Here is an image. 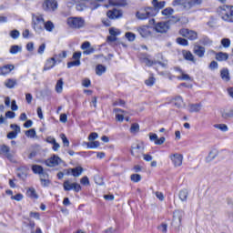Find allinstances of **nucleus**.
I'll list each match as a JSON object with an SVG mask.
<instances>
[{
    "label": "nucleus",
    "instance_id": "58",
    "mask_svg": "<svg viewBox=\"0 0 233 233\" xmlns=\"http://www.w3.org/2000/svg\"><path fill=\"white\" fill-rule=\"evenodd\" d=\"M191 3V8H194V6H199L201 3H203V0H190Z\"/></svg>",
    "mask_w": 233,
    "mask_h": 233
},
{
    "label": "nucleus",
    "instance_id": "53",
    "mask_svg": "<svg viewBox=\"0 0 233 233\" xmlns=\"http://www.w3.org/2000/svg\"><path fill=\"white\" fill-rule=\"evenodd\" d=\"M10 128H12V130H14L13 132H15L16 134L21 133V127L15 124H11Z\"/></svg>",
    "mask_w": 233,
    "mask_h": 233
},
{
    "label": "nucleus",
    "instance_id": "29",
    "mask_svg": "<svg viewBox=\"0 0 233 233\" xmlns=\"http://www.w3.org/2000/svg\"><path fill=\"white\" fill-rule=\"evenodd\" d=\"M220 77L223 81H230V74L228 68H224L220 71Z\"/></svg>",
    "mask_w": 233,
    "mask_h": 233
},
{
    "label": "nucleus",
    "instance_id": "30",
    "mask_svg": "<svg viewBox=\"0 0 233 233\" xmlns=\"http://www.w3.org/2000/svg\"><path fill=\"white\" fill-rule=\"evenodd\" d=\"M174 105L175 106H177V108H182V106H185V102L183 101V97L176 96L174 98Z\"/></svg>",
    "mask_w": 233,
    "mask_h": 233
},
{
    "label": "nucleus",
    "instance_id": "27",
    "mask_svg": "<svg viewBox=\"0 0 233 233\" xmlns=\"http://www.w3.org/2000/svg\"><path fill=\"white\" fill-rule=\"evenodd\" d=\"M65 85V82L63 81V78H60L57 80L55 90L57 94H62L63 93V86Z\"/></svg>",
    "mask_w": 233,
    "mask_h": 233
},
{
    "label": "nucleus",
    "instance_id": "1",
    "mask_svg": "<svg viewBox=\"0 0 233 233\" xmlns=\"http://www.w3.org/2000/svg\"><path fill=\"white\" fill-rule=\"evenodd\" d=\"M103 0H69L70 5H76V10L78 12H83L86 10V8H90V10H97Z\"/></svg>",
    "mask_w": 233,
    "mask_h": 233
},
{
    "label": "nucleus",
    "instance_id": "32",
    "mask_svg": "<svg viewBox=\"0 0 233 233\" xmlns=\"http://www.w3.org/2000/svg\"><path fill=\"white\" fill-rule=\"evenodd\" d=\"M15 85H17V80L14 79V78H8L5 82V86H6V88H14V86H15Z\"/></svg>",
    "mask_w": 233,
    "mask_h": 233
},
{
    "label": "nucleus",
    "instance_id": "48",
    "mask_svg": "<svg viewBox=\"0 0 233 233\" xmlns=\"http://www.w3.org/2000/svg\"><path fill=\"white\" fill-rule=\"evenodd\" d=\"M220 43L224 48L230 47V39L228 38H223Z\"/></svg>",
    "mask_w": 233,
    "mask_h": 233
},
{
    "label": "nucleus",
    "instance_id": "44",
    "mask_svg": "<svg viewBox=\"0 0 233 233\" xmlns=\"http://www.w3.org/2000/svg\"><path fill=\"white\" fill-rule=\"evenodd\" d=\"M130 179H131V181H133V183H139V181H141V175L132 174L130 176Z\"/></svg>",
    "mask_w": 233,
    "mask_h": 233
},
{
    "label": "nucleus",
    "instance_id": "10",
    "mask_svg": "<svg viewBox=\"0 0 233 233\" xmlns=\"http://www.w3.org/2000/svg\"><path fill=\"white\" fill-rule=\"evenodd\" d=\"M169 28H170V25H168V22H158L155 25L156 32H158L159 34H165L168 32Z\"/></svg>",
    "mask_w": 233,
    "mask_h": 233
},
{
    "label": "nucleus",
    "instance_id": "51",
    "mask_svg": "<svg viewBox=\"0 0 233 233\" xmlns=\"http://www.w3.org/2000/svg\"><path fill=\"white\" fill-rule=\"evenodd\" d=\"M138 150H141V146L137 144L136 147H133L131 149L132 156H134L135 157H138L137 154H136V152H137Z\"/></svg>",
    "mask_w": 233,
    "mask_h": 233
},
{
    "label": "nucleus",
    "instance_id": "21",
    "mask_svg": "<svg viewBox=\"0 0 233 233\" xmlns=\"http://www.w3.org/2000/svg\"><path fill=\"white\" fill-rule=\"evenodd\" d=\"M193 52L198 57H204L205 56V47L201 46H195Z\"/></svg>",
    "mask_w": 233,
    "mask_h": 233
},
{
    "label": "nucleus",
    "instance_id": "37",
    "mask_svg": "<svg viewBox=\"0 0 233 233\" xmlns=\"http://www.w3.org/2000/svg\"><path fill=\"white\" fill-rule=\"evenodd\" d=\"M21 50H22L21 46H12L10 47L9 52H10V54H12L13 56H15V54H19V53L21 52Z\"/></svg>",
    "mask_w": 233,
    "mask_h": 233
},
{
    "label": "nucleus",
    "instance_id": "14",
    "mask_svg": "<svg viewBox=\"0 0 233 233\" xmlns=\"http://www.w3.org/2000/svg\"><path fill=\"white\" fill-rule=\"evenodd\" d=\"M61 161L62 160L59 157H57L56 155H54L53 157L46 160V167H57V165H59Z\"/></svg>",
    "mask_w": 233,
    "mask_h": 233
},
{
    "label": "nucleus",
    "instance_id": "11",
    "mask_svg": "<svg viewBox=\"0 0 233 233\" xmlns=\"http://www.w3.org/2000/svg\"><path fill=\"white\" fill-rule=\"evenodd\" d=\"M173 6H183L185 10H190L192 8L190 0H174Z\"/></svg>",
    "mask_w": 233,
    "mask_h": 233
},
{
    "label": "nucleus",
    "instance_id": "59",
    "mask_svg": "<svg viewBox=\"0 0 233 233\" xmlns=\"http://www.w3.org/2000/svg\"><path fill=\"white\" fill-rule=\"evenodd\" d=\"M10 35L13 39H17L19 37L20 34H19V31L13 30V31H11Z\"/></svg>",
    "mask_w": 233,
    "mask_h": 233
},
{
    "label": "nucleus",
    "instance_id": "47",
    "mask_svg": "<svg viewBox=\"0 0 233 233\" xmlns=\"http://www.w3.org/2000/svg\"><path fill=\"white\" fill-rule=\"evenodd\" d=\"M158 230L162 233H167L168 229V225L162 223L157 227Z\"/></svg>",
    "mask_w": 233,
    "mask_h": 233
},
{
    "label": "nucleus",
    "instance_id": "15",
    "mask_svg": "<svg viewBox=\"0 0 233 233\" xmlns=\"http://www.w3.org/2000/svg\"><path fill=\"white\" fill-rule=\"evenodd\" d=\"M137 32L141 35V37H150L152 35V31H150V27L147 25L138 27Z\"/></svg>",
    "mask_w": 233,
    "mask_h": 233
},
{
    "label": "nucleus",
    "instance_id": "22",
    "mask_svg": "<svg viewBox=\"0 0 233 233\" xmlns=\"http://www.w3.org/2000/svg\"><path fill=\"white\" fill-rule=\"evenodd\" d=\"M32 170L34 172V174H38L39 177L45 174H46V172H45V169L43 168V167L39 166V165H33L32 166Z\"/></svg>",
    "mask_w": 233,
    "mask_h": 233
},
{
    "label": "nucleus",
    "instance_id": "57",
    "mask_svg": "<svg viewBox=\"0 0 233 233\" xmlns=\"http://www.w3.org/2000/svg\"><path fill=\"white\" fill-rule=\"evenodd\" d=\"M143 63H145L147 66H152V65H156V62L150 60L148 57L144 58Z\"/></svg>",
    "mask_w": 233,
    "mask_h": 233
},
{
    "label": "nucleus",
    "instance_id": "3",
    "mask_svg": "<svg viewBox=\"0 0 233 233\" xmlns=\"http://www.w3.org/2000/svg\"><path fill=\"white\" fill-rule=\"evenodd\" d=\"M155 15H157V11L154 9V7H146L144 9H140L137 13V19H140L141 21H145V19H148L150 17H155Z\"/></svg>",
    "mask_w": 233,
    "mask_h": 233
},
{
    "label": "nucleus",
    "instance_id": "49",
    "mask_svg": "<svg viewBox=\"0 0 233 233\" xmlns=\"http://www.w3.org/2000/svg\"><path fill=\"white\" fill-rule=\"evenodd\" d=\"M35 129H29L25 131V136L27 137H30L31 139H34V137H35Z\"/></svg>",
    "mask_w": 233,
    "mask_h": 233
},
{
    "label": "nucleus",
    "instance_id": "38",
    "mask_svg": "<svg viewBox=\"0 0 233 233\" xmlns=\"http://www.w3.org/2000/svg\"><path fill=\"white\" fill-rule=\"evenodd\" d=\"M44 28L47 31V32H52L55 28L54 23H52V21H47V22H44Z\"/></svg>",
    "mask_w": 233,
    "mask_h": 233
},
{
    "label": "nucleus",
    "instance_id": "8",
    "mask_svg": "<svg viewBox=\"0 0 233 233\" xmlns=\"http://www.w3.org/2000/svg\"><path fill=\"white\" fill-rule=\"evenodd\" d=\"M63 187L66 192H68L70 190H74L75 192L81 191V185H79L78 183H71L70 180H66L63 184Z\"/></svg>",
    "mask_w": 233,
    "mask_h": 233
},
{
    "label": "nucleus",
    "instance_id": "46",
    "mask_svg": "<svg viewBox=\"0 0 233 233\" xmlns=\"http://www.w3.org/2000/svg\"><path fill=\"white\" fill-rule=\"evenodd\" d=\"M177 43L182 46H188V40L185 38L178 37L177 38Z\"/></svg>",
    "mask_w": 233,
    "mask_h": 233
},
{
    "label": "nucleus",
    "instance_id": "2",
    "mask_svg": "<svg viewBox=\"0 0 233 233\" xmlns=\"http://www.w3.org/2000/svg\"><path fill=\"white\" fill-rule=\"evenodd\" d=\"M218 15L226 23H233V5H222L218 8Z\"/></svg>",
    "mask_w": 233,
    "mask_h": 233
},
{
    "label": "nucleus",
    "instance_id": "6",
    "mask_svg": "<svg viewBox=\"0 0 233 233\" xmlns=\"http://www.w3.org/2000/svg\"><path fill=\"white\" fill-rule=\"evenodd\" d=\"M179 34L182 37H186L190 41H196V39H198V32L194 30L184 28L179 31Z\"/></svg>",
    "mask_w": 233,
    "mask_h": 233
},
{
    "label": "nucleus",
    "instance_id": "62",
    "mask_svg": "<svg viewBox=\"0 0 233 233\" xmlns=\"http://www.w3.org/2000/svg\"><path fill=\"white\" fill-rule=\"evenodd\" d=\"M17 137V133L11 131L7 134V139H15Z\"/></svg>",
    "mask_w": 233,
    "mask_h": 233
},
{
    "label": "nucleus",
    "instance_id": "18",
    "mask_svg": "<svg viewBox=\"0 0 233 233\" xmlns=\"http://www.w3.org/2000/svg\"><path fill=\"white\" fill-rule=\"evenodd\" d=\"M149 139L150 141H154L155 145H163V143L166 141L165 137L158 138L157 135L154 133L149 134Z\"/></svg>",
    "mask_w": 233,
    "mask_h": 233
},
{
    "label": "nucleus",
    "instance_id": "36",
    "mask_svg": "<svg viewBox=\"0 0 233 233\" xmlns=\"http://www.w3.org/2000/svg\"><path fill=\"white\" fill-rule=\"evenodd\" d=\"M145 85H147V86H154V85H156V77H154V75H150L149 77L145 80Z\"/></svg>",
    "mask_w": 233,
    "mask_h": 233
},
{
    "label": "nucleus",
    "instance_id": "45",
    "mask_svg": "<svg viewBox=\"0 0 233 233\" xmlns=\"http://www.w3.org/2000/svg\"><path fill=\"white\" fill-rule=\"evenodd\" d=\"M131 134H137L139 132V124H132L130 127Z\"/></svg>",
    "mask_w": 233,
    "mask_h": 233
},
{
    "label": "nucleus",
    "instance_id": "56",
    "mask_svg": "<svg viewBox=\"0 0 233 233\" xmlns=\"http://www.w3.org/2000/svg\"><path fill=\"white\" fill-rule=\"evenodd\" d=\"M94 52H96V49L94 47L90 46L89 48L85 49L83 51V54H84V56H90V54H94Z\"/></svg>",
    "mask_w": 233,
    "mask_h": 233
},
{
    "label": "nucleus",
    "instance_id": "60",
    "mask_svg": "<svg viewBox=\"0 0 233 233\" xmlns=\"http://www.w3.org/2000/svg\"><path fill=\"white\" fill-rule=\"evenodd\" d=\"M97 137H99V136L97 135V133L94 132L91 133L88 137V140L89 141H96V139H97Z\"/></svg>",
    "mask_w": 233,
    "mask_h": 233
},
{
    "label": "nucleus",
    "instance_id": "28",
    "mask_svg": "<svg viewBox=\"0 0 233 233\" xmlns=\"http://www.w3.org/2000/svg\"><path fill=\"white\" fill-rule=\"evenodd\" d=\"M71 170V174L74 177H79V176H81V174H83V167H74Z\"/></svg>",
    "mask_w": 233,
    "mask_h": 233
},
{
    "label": "nucleus",
    "instance_id": "55",
    "mask_svg": "<svg viewBox=\"0 0 233 233\" xmlns=\"http://www.w3.org/2000/svg\"><path fill=\"white\" fill-rule=\"evenodd\" d=\"M106 41H107L108 45H114V43H116V41H117V37L110 35L109 36H107Z\"/></svg>",
    "mask_w": 233,
    "mask_h": 233
},
{
    "label": "nucleus",
    "instance_id": "23",
    "mask_svg": "<svg viewBox=\"0 0 233 233\" xmlns=\"http://www.w3.org/2000/svg\"><path fill=\"white\" fill-rule=\"evenodd\" d=\"M27 198H31V199H38L39 196L34 187H28L26 190Z\"/></svg>",
    "mask_w": 233,
    "mask_h": 233
},
{
    "label": "nucleus",
    "instance_id": "35",
    "mask_svg": "<svg viewBox=\"0 0 233 233\" xmlns=\"http://www.w3.org/2000/svg\"><path fill=\"white\" fill-rule=\"evenodd\" d=\"M106 72V67L103 65H98L96 67V76H103Z\"/></svg>",
    "mask_w": 233,
    "mask_h": 233
},
{
    "label": "nucleus",
    "instance_id": "33",
    "mask_svg": "<svg viewBox=\"0 0 233 233\" xmlns=\"http://www.w3.org/2000/svg\"><path fill=\"white\" fill-rule=\"evenodd\" d=\"M217 61H227L228 55L227 53L219 52L216 54Z\"/></svg>",
    "mask_w": 233,
    "mask_h": 233
},
{
    "label": "nucleus",
    "instance_id": "43",
    "mask_svg": "<svg viewBox=\"0 0 233 233\" xmlns=\"http://www.w3.org/2000/svg\"><path fill=\"white\" fill-rule=\"evenodd\" d=\"M218 156V154L214 151H210L208 156L206 158V161L208 163H210V161H214V159H216V157Z\"/></svg>",
    "mask_w": 233,
    "mask_h": 233
},
{
    "label": "nucleus",
    "instance_id": "12",
    "mask_svg": "<svg viewBox=\"0 0 233 233\" xmlns=\"http://www.w3.org/2000/svg\"><path fill=\"white\" fill-rule=\"evenodd\" d=\"M174 167H181L183 165V155L181 154H173L169 156Z\"/></svg>",
    "mask_w": 233,
    "mask_h": 233
},
{
    "label": "nucleus",
    "instance_id": "42",
    "mask_svg": "<svg viewBox=\"0 0 233 233\" xmlns=\"http://www.w3.org/2000/svg\"><path fill=\"white\" fill-rule=\"evenodd\" d=\"M109 34H110V35L117 37V35H121V31L116 27H110Z\"/></svg>",
    "mask_w": 233,
    "mask_h": 233
},
{
    "label": "nucleus",
    "instance_id": "54",
    "mask_svg": "<svg viewBox=\"0 0 233 233\" xmlns=\"http://www.w3.org/2000/svg\"><path fill=\"white\" fill-rule=\"evenodd\" d=\"M126 37L127 38V40L131 42L136 41V34L134 33H130V32L126 33Z\"/></svg>",
    "mask_w": 233,
    "mask_h": 233
},
{
    "label": "nucleus",
    "instance_id": "17",
    "mask_svg": "<svg viewBox=\"0 0 233 233\" xmlns=\"http://www.w3.org/2000/svg\"><path fill=\"white\" fill-rule=\"evenodd\" d=\"M15 66L12 64L5 65L0 67V76H8L12 70H15Z\"/></svg>",
    "mask_w": 233,
    "mask_h": 233
},
{
    "label": "nucleus",
    "instance_id": "41",
    "mask_svg": "<svg viewBox=\"0 0 233 233\" xmlns=\"http://www.w3.org/2000/svg\"><path fill=\"white\" fill-rule=\"evenodd\" d=\"M85 145H86L87 148H97L99 147V141H91V142H86Z\"/></svg>",
    "mask_w": 233,
    "mask_h": 233
},
{
    "label": "nucleus",
    "instance_id": "16",
    "mask_svg": "<svg viewBox=\"0 0 233 233\" xmlns=\"http://www.w3.org/2000/svg\"><path fill=\"white\" fill-rule=\"evenodd\" d=\"M0 154L5 156V157H7V159H9L10 161H12V159L14 158V155L10 153V147L6 145L0 146Z\"/></svg>",
    "mask_w": 233,
    "mask_h": 233
},
{
    "label": "nucleus",
    "instance_id": "25",
    "mask_svg": "<svg viewBox=\"0 0 233 233\" xmlns=\"http://www.w3.org/2000/svg\"><path fill=\"white\" fill-rule=\"evenodd\" d=\"M201 108H203V105L201 104H189L188 105V111L193 112H200Z\"/></svg>",
    "mask_w": 233,
    "mask_h": 233
},
{
    "label": "nucleus",
    "instance_id": "52",
    "mask_svg": "<svg viewBox=\"0 0 233 233\" xmlns=\"http://www.w3.org/2000/svg\"><path fill=\"white\" fill-rule=\"evenodd\" d=\"M60 137L65 147H70V141H68V138H66V136H65V134H61Z\"/></svg>",
    "mask_w": 233,
    "mask_h": 233
},
{
    "label": "nucleus",
    "instance_id": "64",
    "mask_svg": "<svg viewBox=\"0 0 233 233\" xmlns=\"http://www.w3.org/2000/svg\"><path fill=\"white\" fill-rule=\"evenodd\" d=\"M91 82L90 79L86 78L82 81V86H85V88H88V86H90Z\"/></svg>",
    "mask_w": 233,
    "mask_h": 233
},
{
    "label": "nucleus",
    "instance_id": "9",
    "mask_svg": "<svg viewBox=\"0 0 233 233\" xmlns=\"http://www.w3.org/2000/svg\"><path fill=\"white\" fill-rule=\"evenodd\" d=\"M181 218H183V212L175 211L173 215L172 227L179 228V227H181Z\"/></svg>",
    "mask_w": 233,
    "mask_h": 233
},
{
    "label": "nucleus",
    "instance_id": "19",
    "mask_svg": "<svg viewBox=\"0 0 233 233\" xmlns=\"http://www.w3.org/2000/svg\"><path fill=\"white\" fill-rule=\"evenodd\" d=\"M167 5V2L161 1L158 2L157 0L152 1L153 10L157 11V14L161 10L162 8H165V5Z\"/></svg>",
    "mask_w": 233,
    "mask_h": 233
},
{
    "label": "nucleus",
    "instance_id": "34",
    "mask_svg": "<svg viewBox=\"0 0 233 233\" xmlns=\"http://www.w3.org/2000/svg\"><path fill=\"white\" fill-rule=\"evenodd\" d=\"M178 198L181 201H187L188 198V190L182 189L179 191Z\"/></svg>",
    "mask_w": 233,
    "mask_h": 233
},
{
    "label": "nucleus",
    "instance_id": "4",
    "mask_svg": "<svg viewBox=\"0 0 233 233\" xmlns=\"http://www.w3.org/2000/svg\"><path fill=\"white\" fill-rule=\"evenodd\" d=\"M32 25L35 32H43L45 28V18L43 17V15H33Z\"/></svg>",
    "mask_w": 233,
    "mask_h": 233
},
{
    "label": "nucleus",
    "instance_id": "13",
    "mask_svg": "<svg viewBox=\"0 0 233 233\" xmlns=\"http://www.w3.org/2000/svg\"><path fill=\"white\" fill-rule=\"evenodd\" d=\"M106 15L109 19H119L120 17H123V12L119 9H113L107 11Z\"/></svg>",
    "mask_w": 233,
    "mask_h": 233
},
{
    "label": "nucleus",
    "instance_id": "24",
    "mask_svg": "<svg viewBox=\"0 0 233 233\" xmlns=\"http://www.w3.org/2000/svg\"><path fill=\"white\" fill-rule=\"evenodd\" d=\"M177 70L180 74L177 76V78L179 79V81H190V76L188 74H186L180 68H177Z\"/></svg>",
    "mask_w": 233,
    "mask_h": 233
},
{
    "label": "nucleus",
    "instance_id": "26",
    "mask_svg": "<svg viewBox=\"0 0 233 233\" xmlns=\"http://www.w3.org/2000/svg\"><path fill=\"white\" fill-rule=\"evenodd\" d=\"M40 181L42 187H48L50 185V179L48 178L47 173H44V175L40 176Z\"/></svg>",
    "mask_w": 233,
    "mask_h": 233
},
{
    "label": "nucleus",
    "instance_id": "50",
    "mask_svg": "<svg viewBox=\"0 0 233 233\" xmlns=\"http://www.w3.org/2000/svg\"><path fill=\"white\" fill-rule=\"evenodd\" d=\"M81 65V60H75L67 63V68H72V66H79Z\"/></svg>",
    "mask_w": 233,
    "mask_h": 233
},
{
    "label": "nucleus",
    "instance_id": "20",
    "mask_svg": "<svg viewBox=\"0 0 233 233\" xmlns=\"http://www.w3.org/2000/svg\"><path fill=\"white\" fill-rule=\"evenodd\" d=\"M56 63V58H54V57H51V58L47 59L46 62V65L44 66V69H43L44 72H46V70H50L53 67H55Z\"/></svg>",
    "mask_w": 233,
    "mask_h": 233
},
{
    "label": "nucleus",
    "instance_id": "31",
    "mask_svg": "<svg viewBox=\"0 0 233 233\" xmlns=\"http://www.w3.org/2000/svg\"><path fill=\"white\" fill-rule=\"evenodd\" d=\"M183 55L187 61H191V63L196 64V57H194V55L190 51H186Z\"/></svg>",
    "mask_w": 233,
    "mask_h": 233
},
{
    "label": "nucleus",
    "instance_id": "5",
    "mask_svg": "<svg viewBox=\"0 0 233 233\" xmlns=\"http://www.w3.org/2000/svg\"><path fill=\"white\" fill-rule=\"evenodd\" d=\"M67 25L70 28H83L85 26V19L81 17H70L67 19Z\"/></svg>",
    "mask_w": 233,
    "mask_h": 233
},
{
    "label": "nucleus",
    "instance_id": "7",
    "mask_svg": "<svg viewBox=\"0 0 233 233\" xmlns=\"http://www.w3.org/2000/svg\"><path fill=\"white\" fill-rule=\"evenodd\" d=\"M43 10L46 12H54L57 10V1L56 0H46L42 5Z\"/></svg>",
    "mask_w": 233,
    "mask_h": 233
},
{
    "label": "nucleus",
    "instance_id": "63",
    "mask_svg": "<svg viewBox=\"0 0 233 233\" xmlns=\"http://www.w3.org/2000/svg\"><path fill=\"white\" fill-rule=\"evenodd\" d=\"M11 199H14L15 201H21V199H23V195H21V193H18L15 196H12Z\"/></svg>",
    "mask_w": 233,
    "mask_h": 233
},
{
    "label": "nucleus",
    "instance_id": "40",
    "mask_svg": "<svg viewBox=\"0 0 233 233\" xmlns=\"http://www.w3.org/2000/svg\"><path fill=\"white\" fill-rule=\"evenodd\" d=\"M161 14L166 17H170V15L174 14V10L172 9V7H167L166 9L162 10Z\"/></svg>",
    "mask_w": 233,
    "mask_h": 233
},
{
    "label": "nucleus",
    "instance_id": "39",
    "mask_svg": "<svg viewBox=\"0 0 233 233\" xmlns=\"http://www.w3.org/2000/svg\"><path fill=\"white\" fill-rule=\"evenodd\" d=\"M214 127L221 130V132H228V127L226 124H216Z\"/></svg>",
    "mask_w": 233,
    "mask_h": 233
},
{
    "label": "nucleus",
    "instance_id": "61",
    "mask_svg": "<svg viewBox=\"0 0 233 233\" xmlns=\"http://www.w3.org/2000/svg\"><path fill=\"white\" fill-rule=\"evenodd\" d=\"M80 183L85 186L90 185V180L88 179V177H84L81 178Z\"/></svg>",
    "mask_w": 233,
    "mask_h": 233
}]
</instances>
